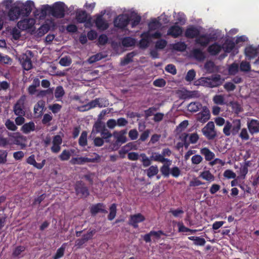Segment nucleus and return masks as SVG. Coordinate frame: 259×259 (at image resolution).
I'll list each match as a JSON object with an SVG mask.
<instances>
[{
	"instance_id": "obj_1",
	"label": "nucleus",
	"mask_w": 259,
	"mask_h": 259,
	"mask_svg": "<svg viewBox=\"0 0 259 259\" xmlns=\"http://www.w3.org/2000/svg\"><path fill=\"white\" fill-rule=\"evenodd\" d=\"M241 126V120L235 119L230 122L227 120L223 128V133L226 136H236L239 133Z\"/></svg>"
},
{
	"instance_id": "obj_2",
	"label": "nucleus",
	"mask_w": 259,
	"mask_h": 259,
	"mask_svg": "<svg viewBox=\"0 0 259 259\" xmlns=\"http://www.w3.org/2000/svg\"><path fill=\"white\" fill-rule=\"evenodd\" d=\"M66 6L62 2H57L51 6V15L57 18H62L65 16Z\"/></svg>"
},
{
	"instance_id": "obj_3",
	"label": "nucleus",
	"mask_w": 259,
	"mask_h": 259,
	"mask_svg": "<svg viewBox=\"0 0 259 259\" xmlns=\"http://www.w3.org/2000/svg\"><path fill=\"white\" fill-rule=\"evenodd\" d=\"M76 194L81 197H87L90 195L88 187L82 181H78L74 186Z\"/></svg>"
},
{
	"instance_id": "obj_4",
	"label": "nucleus",
	"mask_w": 259,
	"mask_h": 259,
	"mask_svg": "<svg viewBox=\"0 0 259 259\" xmlns=\"http://www.w3.org/2000/svg\"><path fill=\"white\" fill-rule=\"evenodd\" d=\"M26 99V96L22 95L14 105L13 111L16 115H25V103Z\"/></svg>"
},
{
	"instance_id": "obj_5",
	"label": "nucleus",
	"mask_w": 259,
	"mask_h": 259,
	"mask_svg": "<svg viewBox=\"0 0 259 259\" xmlns=\"http://www.w3.org/2000/svg\"><path fill=\"white\" fill-rule=\"evenodd\" d=\"M33 57V53L29 50L26 51L20 59V62L24 69L28 70L32 68L31 59Z\"/></svg>"
},
{
	"instance_id": "obj_6",
	"label": "nucleus",
	"mask_w": 259,
	"mask_h": 259,
	"mask_svg": "<svg viewBox=\"0 0 259 259\" xmlns=\"http://www.w3.org/2000/svg\"><path fill=\"white\" fill-rule=\"evenodd\" d=\"M125 131H121L119 132H114L113 134V137L116 139V141L112 144V148L114 150H117L121 144L125 143L127 139L125 136Z\"/></svg>"
},
{
	"instance_id": "obj_7",
	"label": "nucleus",
	"mask_w": 259,
	"mask_h": 259,
	"mask_svg": "<svg viewBox=\"0 0 259 259\" xmlns=\"http://www.w3.org/2000/svg\"><path fill=\"white\" fill-rule=\"evenodd\" d=\"M203 134L208 140H213L217 136L214 130V124L212 121H209L202 129Z\"/></svg>"
},
{
	"instance_id": "obj_8",
	"label": "nucleus",
	"mask_w": 259,
	"mask_h": 259,
	"mask_svg": "<svg viewBox=\"0 0 259 259\" xmlns=\"http://www.w3.org/2000/svg\"><path fill=\"white\" fill-rule=\"evenodd\" d=\"M17 3L21 10V14H22V17L28 16L30 14L34 7L33 2L31 1H27L25 3L20 2H17Z\"/></svg>"
},
{
	"instance_id": "obj_9",
	"label": "nucleus",
	"mask_w": 259,
	"mask_h": 259,
	"mask_svg": "<svg viewBox=\"0 0 259 259\" xmlns=\"http://www.w3.org/2000/svg\"><path fill=\"white\" fill-rule=\"evenodd\" d=\"M100 159V157L99 155H97V157L90 158L88 157H73L70 161V163L71 164L75 165L79 164L82 165L84 164L87 162H97Z\"/></svg>"
},
{
	"instance_id": "obj_10",
	"label": "nucleus",
	"mask_w": 259,
	"mask_h": 259,
	"mask_svg": "<svg viewBox=\"0 0 259 259\" xmlns=\"http://www.w3.org/2000/svg\"><path fill=\"white\" fill-rule=\"evenodd\" d=\"M8 16L10 20L12 21L17 20L21 16H22L21 10L17 2L15 3L9 10Z\"/></svg>"
},
{
	"instance_id": "obj_11",
	"label": "nucleus",
	"mask_w": 259,
	"mask_h": 259,
	"mask_svg": "<svg viewBox=\"0 0 259 259\" xmlns=\"http://www.w3.org/2000/svg\"><path fill=\"white\" fill-rule=\"evenodd\" d=\"M201 109V111L197 114L196 118L197 121L202 123H205L210 118V111L206 106H203Z\"/></svg>"
},
{
	"instance_id": "obj_12",
	"label": "nucleus",
	"mask_w": 259,
	"mask_h": 259,
	"mask_svg": "<svg viewBox=\"0 0 259 259\" xmlns=\"http://www.w3.org/2000/svg\"><path fill=\"white\" fill-rule=\"evenodd\" d=\"M130 19L127 15H119L114 21V26L120 28H123L128 24Z\"/></svg>"
},
{
	"instance_id": "obj_13",
	"label": "nucleus",
	"mask_w": 259,
	"mask_h": 259,
	"mask_svg": "<svg viewBox=\"0 0 259 259\" xmlns=\"http://www.w3.org/2000/svg\"><path fill=\"white\" fill-rule=\"evenodd\" d=\"M145 220V217L141 213H138L130 216L128 224L134 228H137L138 223L144 222Z\"/></svg>"
},
{
	"instance_id": "obj_14",
	"label": "nucleus",
	"mask_w": 259,
	"mask_h": 259,
	"mask_svg": "<svg viewBox=\"0 0 259 259\" xmlns=\"http://www.w3.org/2000/svg\"><path fill=\"white\" fill-rule=\"evenodd\" d=\"M90 212L93 215H95L99 212L103 213H107L108 212L106 209L105 205L100 202L92 205L90 207Z\"/></svg>"
},
{
	"instance_id": "obj_15",
	"label": "nucleus",
	"mask_w": 259,
	"mask_h": 259,
	"mask_svg": "<svg viewBox=\"0 0 259 259\" xmlns=\"http://www.w3.org/2000/svg\"><path fill=\"white\" fill-rule=\"evenodd\" d=\"M177 94L181 99H188L196 97L198 92L196 91H190L188 90H178Z\"/></svg>"
},
{
	"instance_id": "obj_16",
	"label": "nucleus",
	"mask_w": 259,
	"mask_h": 259,
	"mask_svg": "<svg viewBox=\"0 0 259 259\" xmlns=\"http://www.w3.org/2000/svg\"><path fill=\"white\" fill-rule=\"evenodd\" d=\"M34 24V20L33 19H24L19 21L17 26L19 29L27 30L32 28Z\"/></svg>"
},
{
	"instance_id": "obj_17",
	"label": "nucleus",
	"mask_w": 259,
	"mask_h": 259,
	"mask_svg": "<svg viewBox=\"0 0 259 259\" xmlns=\"http://www.w3.org/2000/svg\"><path fill=\"white\" fill-rule=\"evenodd\" d=\"M142 39L140 40L139 46L142 49L147 48L150 42V33L149 31L145 32L141 34Z\"/></svg>"
},
{
	"instance_id": "obj_18",
	"label": "nucleus",
	"mask_w": 259,
	"mask_h": 259,
	"mask_svg": "<svg viewBox=\"0 0 259 259\" xmlns=\"http://www.w3.org/2000/svg\"><path fill=\"white\" fill-rule=\"evenodd\" d=\"M46 160L44 159L42 160L41 163H37L35 159V156L33 154L31 155L26 159V162L28 164L33 165L38 169H41L46 164Z\"/></svg>"
},
{
	"instance_id": "obj_19",
	"label": "nucleus",
	"mask_w": 259,
	"mask_h": 259,
	"mask_svg": "<svg viewBox=\"0 0 259 259\" xmlns=\"http://www.w3.org/2000/svg\"><path fill=\"white\" fill-rule=\"evenodd\" d=\"M200 29L199 28L191 26L187 28L185 32V36L187 38H193L198 37L200 34Z\"/></svg>"
},
{
	"instance_id": "obj_20",
	"label": "nucleus",
	"mask_w": 259,
	"mask_h": 259,
	"mask_svg": "<svg viewBox=\"0 0 259 259\" xmlns=\"http://www.w3.org/2000/svg\"><path fill=\"white\" fill-rule=\"evenodd\" d=\"M182 33V28L178 25H173L169 27L167 31V35H170L174 38H177Z\"/></svg>"
},
{
	"instance_id": "obj_21",
	"label": "nucleus",
	"mask_w": 259,
	"mask_h": 259,
	"mask_svg": "<svg viewBox=\"0 0 259 259\" xmlns=\"http://www.w3.org/2000/svg\"><path fill=\"white\" fill-rule=\"evenodd\" d=\"M247 127L250 133L252 135L259 133V121L251 119L249 122H248Z\"/></svg>"
},
{
	"instance_id": "obj_22",
	"label": "nucleus",
	"mask_w": 259,
	"mask_h": 259,
	"mask_svg": "<svg viewBox=\"0 0 259 259\" xmlns=\"http://www.w3.org/2000/svg\"><path fill=\"white\" fill-rule=\"evenodd\" d=\"M209 35L207 34L199 35L196 38L195 41L196 44H199L201 46L206 47L210 41Z\"/></svg>"
},
{
	"instance_id": "obj_23",
	"label": "nucleus",
	"mask_w": 259,
	"mask_h": 259,
	"mask_svg": "<svg viewBox=\"0 0 259 259\" xmlns=\"http://www.w3.org/2000/svg\"><path fill=\"white\" fill-rule=\"evenodd\" d=\"M200 152L204 156L205 160L208 161L210 162L215 157L214 153L206 147L201 148Z\"/></svg>"
},
{
	"instance_id": "obj_24",
	"label": "nucleus",
	"mask_w": 259,
	"mask_h": 259,
	"mask_svg": "<svg viewBox=\"0 0 259 259\" xmlns=\"http://www.w3.org/2000/svg\"><path fill=\"white\" fill-rule=\"evenodd\" d=\"M35 124L33 121L24 123L21 128V131L25 134H28L35 130Z\"/></svg>"
},
{
	"instance_id": "obj_25",
	"label": "nucleus",
	"mask_w": 259,
	"mask_h": 259,
	"mask_svg": "<svg viewBox=\"0 0 259 259\" xmlns=\"http://www.w3.org/2000/svg\"><path fill=\"white\" fill-rule=\"evenodd\" d=\"M245 54L249 59H251L257 55L258 50L252 46H249L245 49Z\"/></svg>"
},
{
	"instance_id": "obj_26",
	"label": "nucleus",
	"mask_w": 259,
	"mask_h": 259,
	"mask_svg": "<svg viewBox=\"0 0 259 259\" xmlns=\"http://www.w3.org/2000/svg\"><path fill=\"white\" fill-rule=\"evenodd\" d=\"M97 27L101 30H104L108 28V24L107 23L102 16H98L95 21Z\"/></svg>"
},
{
	"instance_id": "obj_27",
	"label": "nucleus",
	"mask_w": 259,
	"mask_h": 259,
	"mask_svg": "<svg viewBox=\"0 0 259 259\" xmlns=\"http://www.w3.org/2000/svg\"><path fill=\"white\" fill-rule=\"evenodd\" d=\"M150 159L152 160L155 161H158L160 162H171L170 160H169L167 158H165L164 157H163V155L160 154H159L158 153L154 152L152 153V155L150 156Z\"/></svg>"
},
{
	"instance_id": "obj_28",
	"label": "nucleus",
	"mask_w": 259,
	"mask_h": 259,
	"mask_svg": "<svg viewBox=\"0 0 259 259\" xmlns=\"http://www.w3.org/2000/svg\"><path fill=\"white\" fill-rule=\"evenodd\" d=\"M105 128V124L100 120H98L93 125L92 133H101Z\"/></svg>"
},
{
	"instance_id": "obj_29",
	"label": "nucleus",
	"mask_w": 259,
	"mask_h": 259,
	"mask_svg": "<svg viewBox=\"0 0 259 259\" xmlns=\"http://www.w3.org/2000/svg\"><path fill=\"white\" fill-rule=\"evenodd\" d=\"M192 54L195 59L199 61H203L205 58L204 53L199 49H193Z\"/></svg>"
},
{
	"instance_id": "obj_30",
	"label": "nucleus",
	"mask_w": 259,
	"mask_h": 259,
	"mask_svg": "<svg viewBox=\"0 0 259 259\" xmlns=\"http://www.w3.org/2000/svg\"><path fill=\"white\" fill-rule=\"evenodd\" d=\"M202 104L198 102L190 103L187 107L188 110L191 112H196L202 107Z\"/></svg>"
},
{
	"instance_id": "obj_31",
	"label": "nucleus",
	"mask_w": 259,
	"mask_h": 259,
	"mask_svg": "<svg viewBox=\"0 0 259 259\" xmlns=\"http://www.w3.org/2000/svg\"><path fill=\"white\" fill-rule=\"evenodd\" d=\"M222 49V47L220 45L215 43L210 46L208 48L207 51L210 55H216L220 52Z\"/></svg>"
},
{
	"instance_id": "obj_32",
	"label": "nucleus",
	"mask_w": 259,
	"mask_h": 259,
	"mask_svg": "<svg viewBox=\"0 0 259 259\" xmlns=\"http://www.w3.org/2000/svg\"><path fill=\"white\" fill-rule=\"evenodd\" d=\"M100 98H96L95 100L90 101L87 104L84 105V107L85 108L84 110H90V109L95 108L97 106H98L100 108L102 107L103 105L100 104Z\"/></svg>"
},
{
	"instance_id": "obj_33",
	"label": "nucleus",
	"mask_w": 259,
	"mask_h": 259,
	"mask_svg": "<svg viewBox=\"0 0 259 259\" xmlns=\"http://www.w3.org/2000/svg\"><path fill=\"white\" fill-rule=\"evenodd\" d=\"M45 107V102L41 100L39 101L34 107V112L38 116L41 115Z\"/></svg>"
},
{
	"instance_id": "obj_34",
	"label": "nucleus",
	"mask_w": 259,
	"mask_h": 259,
	"mask_svg": "<svg viewBox=\"0 0 259 259\" xmlns=\"http://www.w3.org/2000/svg\"><path fill=\"white\" fill-rule=\"evenodd\" d=\"M76 19L79 23H84L87 19V14L85 11H78L76 13Z\"/></svg>"
},
{
	"instance_id": "obj_35",
	"label": "nucleus",
	"mask_w": 259,
	"mask_h": 259,
	"mask_svg": "<svg viewBox=\"0 0 259 259\" xmlns=\"http://www.w3.org/2000/svg\"><path fill=\"white\" fill-rule=\"evenodd\" d=\"M194 85H202L210 88L217 87L222 84L223 82H194Z\"/></svg>"
},
{
	"instance_id": "obj_36",
	"label": "nucleus",
	"mask_w": 259,
	"mask_h": 259,
	"mask_svg": "<svg viewBox=\"0 0 259 259\" xmlns=\"http://www.w3.org/2000/svg\"><path fill=\"white\" fill-rule=\"evenodd\" d=\"M188 239L194 241V244L195 245L203 246L205 245L206 241L203 238L197 236H190Z\"/></svg>"
},
{
	"instance_id": "obj_37",
	"label": "nucleus",
	"mask_w": 259,
	"mask_h": 259,
	"mask_svg": "<svg viewBox=\"0 0 259 259\" xmlns=\"http://www.w3.org/2000/svg\"><path fill=\"white\" fill-rule=\"evenodd\" d=\"M200 176L204 180L208 182H212L214 180V176L209 171V170H205L202 171Z\"/></svg>"
},
{
	"instance_id": "obj_38",
	"label": "nucleus",
	"mask_w": 259,
	"mask_h": 259,
	"mask_svg": "<svg viewBox=\"0 0 259 259\" xmlns=\"http://www.w3.org/2000/svg\"><path fill=\"white\" fill-rule=\"evenodd\" d=\"M161 26V24L156 19H153L148 24L149 31L156 30Z\"/></svg>"
},
{
	"instance_id": "obj_39",
	"label": "nucleus",
	"mask_w": 259,
	"mask_h": 259,
	"mask_svg": "<svg viewBox=\"0 0 259 259\" xmlns=\"http://www.w3.org/2000/svg\"><path fill=\"white\" fill-rule=\"evenodd\" d=\"M110 212L108 215V219L109 221L113 220L116 217L117 212V205L115 203H113L109 207Z\"/></svg>"
},
{
	"instance_id": "obj_40",
	"label": "nucleus",
	"mask_w": 259,
	"mask_h": 259,
	"mask_svg": "<svg viewBox=\"0 0 259 259\" xmlns=\"http://www.w3.org/2000/svg\"><path fill=\"white\" fill-rule=\"evenodd\" d=\"M158 172V168L157 165H152L147 169V175L151 178L156 175Z\"/></svg>"
},
{
	"instance_id": "obj_41",
	"label": "nucleus",
	"mask_w": 259,
	"mask_h": 259,
	"mask_svg": "<svg viewBox=\"0 0 259 259\" xmlns=\"http://www.w3.org/2000/svg\"><path fill=\"white\" fill-rule=\"evenodd\" d=\"M135 55L136 54L134 52L128 53L124 57V59L121 62V65L124 66L132 62V59Z\"/></svg>"
},
{
	"instance_id": "obj_42",
	"label": "nucleus",
	"mask_w": 259,
	"mask_h": 259,
	"mask_svg": "<svg viewBox=\"0 0 259 259\" xmlns=\"http://www.w3.org/2000/svg\"><path fill=\"white\" fill-rule=\"evenodd\" d=\"M79 145L82 147H84L87 145V133L85 131H83L79 137L78 140Z\"/></svg>"
},
{
	"instance_id": "obj_43",
	"label": "nucleus",
	"mask_w": 259,
	"mask_h": 259,
	"mask_svg": "<svg viewBox=\"0 0 259 259\" xmlns=\"http://www.w3.org/2000/svg\"><path fill=\"white\" fill-rule=\"evenodd\" d=\"M170 162H168V163H165L161 167H160V171L162 174V175L164 177H168L169 175V165L170 164Z\"/></svg>"
},
{
	"instance_id": "obj_44",
	"label": "nucleus",
	"mask_w": 259,
	"mask_h": 259,
	"mask_svg": "<svg viewBox=\"0 0 259 259\" xmlns=\"http://www.w3.org/2000/svg\"><path fill=\"white\" fill-rule=\"evenodd\" d=\"M135 44V40L130 37H126L123 39L122 44L126 47H132Z\"/></svg>"
},
{
	"instance_id": "obj_45",
	"label": "nucleus",
	"mask_w": 259,
	"mask_h": 259,
	"mask_svg": "<svg viewBox=\"0 0 259 259\" xmlns=\"http://www.w3.org/2000/svg\"><path fill=\"white\" fill-rule=\"evenodd\" d=\"M234 47L235 45L233 42L227 41L223 44L222 48L226 52L229 53L234 49Z\"/></svg>"
},
{
	"instance_id": "obj_46",
	"label": "nucleus",
	"mask_w": 259,
	"mask_h": 259,
	"mask_svg": "<svg viewBox=\"0 0 259 259\" xmlns=\"http://www.w3.org/2000/svg\"><path fill=\"white\" fill-rule=\"evenodd\" d=\"M65 244H63L61 247L58 248L55 255L53 257V259H59L62 257L64 254L65 249Z\"/></svg>"
},
{
	"instance_id": "obj_47",
	"label": "nucleus",
	"mask_w": 259,
	"mask_h": 259,
	"mask_svg": "<svg viewBox=\"0 0 259 259\" xmlns=\"http://www.w3.org/2000/svg\"><path fill=\"white\" fill-rule=\"evenodd\" d=\"M71 155V154L70 151L65 149L62 151L59 157L61 161H66L69 159Z\"/></svg>"
},
{
	"instance_id": "obj_48",
	"label": "nucleus",
	"mask_w": 259,
	"mask_h": 259,
	"mask_svg": "<svg viewBox=\"0 0 259 259\" xmlns=\"http://www.w3.org/2000/svg\"><path fill=\"white\" fill-rule=\"evenodd\" d=\"M140 156L142 158L141 161L144 167H147L151 165V159L149 158L145 153L141 154Z\"/></svg>"
},
{
	"instance_id": "obj_49",
	"label": "nucleus",
	"mask_w": 259,
	"mask_h": 259,
	"mask_svg": "<svg viewBox=\"0 0 259 259\" xmlns=\"http://www.w3.org/2000/svg\"><path fill=\"white\" fill-rule=\"evenodd\" d=\"M96 231L95 229L92 230L91 231H89L87 232V233L84 234L82 235V238L83 239V240L87 242L89 240L92 239L93 236L96 233Z\"/></svg>"
},
{
	"instance_id": "obj_50",
	"label": "nucleus",
	"mask_w": 259,
	"mask_h": 259,
	"mask_svg": "<svg viewBox=\"0 0 259 259\" xmlns=\"http://www.w3.org/2000/svg\"><path fill=\"white\" fill-rule=\"evenodd\" d=\"M25 249H26V248L24 246L19 245V246H17L13 250V252L12 253L13 256L14 257L18 256L20 254H21V253L22 252L25 251Z\"/></svg>"
},
{
	"instance_id": "obj_51",
	"label": "nucleus",
	"mask_w": 259,
	"mask_h": 259,
	"mask_svg": "<svg viewBox=\"0 0 259 259\" xmlns=\"http://www.w3.org/2000/svg\"><path fill=\"white\" fill-rule=\"evenodd\" d=\"M186 48L187 46L184 42H178L174 45V49L179 51H184Z\"/></svg>"
},
{
	"instance_id": "obj_52",
	"label": "nucleus",
	"mask_w": 259,
	"mask_h": 259,
	"mask_svg": "<svg viewBox=\"0 0 259 259\" xmlns=\"http://www.w3.org/2000/svg\"><path fill=\"white\" fill-rule=\"evenodd\" d=\"M167 45V41L163 39H160L155 42V48L158 50L163 49Z\"/></svg>"
},
{
	"instance_id": "obj_53",
	"label": "nucleus",
	"mask_w": 259,
	"mask_h": 259,
	"mask_svg": "<svg viewBox=\"0 0 259 259\" xmlns=\"http://www.w3.org/2000/svg\"><path fill=\"white\" fill-rule=\"evenodd\" d=\"M239 70V66L238 64L234 63L229 67V72L230 74L235 75Z\"/></svg>"
},
{
	"instance_id": "obj_54",
	"label": "nucleus",
	"mask_w": 259,
	"mask_h": 259,
	"mask_svg": "<svg viewBox=\"0 0 259 259\" xmlns=\"http://www.w3.org/2000/svg\"><path fill=\"white\" fill-rule=\"evenodd\" d=\"M59 63L63 66H68L71 63V59L69 57L65 56L60 60Z\"/></svg>"
},
{
	"instance_id": "obj_55",
	"label": "nucleus",
	"mask_w": 259,
	"mask_h": 259,
	"mask_svg": "<svg viewBox=\"0 0 259 259\" xmlns=\"http://www.w3.org/2000/svg\"><path fill=\"white\" fill-rule=\"evenodd\" d=\"M213 101L214 103L218 105H224L225 104L224 102V98L222 95H215L213 98Z\"/></svg>"
},
{
	"instance_id": "obj_56",
	"label": "nucleus",
	"mask_w": 259,
	"mask_h": 259,
	"mask_svg": "<svg viewBox=\"0 0 259 259\" xmlns=\"http://www.w3.org/2000/svg\"><path fill=\"white\" fill-rule=\"evenodd\" d=\"M6 127L11 131H15L17 129V126L14 124L13 121L10 119H7L5 123Z\"/></svg>"
},
{
	"instance_id": "obj_57",
	"label": "nucleus",
	"mask_w": 259,
	"mask_h": 259,
	"mask_svg": "<svg viewBox=\"0 0 259 259\" xmlns=\"http://www.w3.org/2000/svg\"><path fill=\"white\" fill-rule=\"evenodd\" d=\"M8 152L7 150H0V164H5L7 161Z\"/></svg>"
},
{
	"instance_id": "obj_58",
	"label": "nucleus",
	"mask_w": 259,
	"mask_h": 259,
	"mask_svg": "<svg viewBox=\"0 0 259 259\" xmlns=\"http://www.w3.org/2000/svg\"><path fill=\"white\" fill-rule=\"evenodd\" d=\"M189 141L191 144H196L199 140V136L196 133L189 134Z\"/></svg>"
},
{
	"instance_id": "obj_59",
	"label": "nucleus",
	"mask_w": 259,
	"mask_h": 259,
	"mask_svg": "<svg viewBox=\"0 0 259 259\" xmlns=\"http://www.w3.org/2000/svg\"><path fill=\"white\" fill-rule=\"evenodd\" d=\"M240 69L241 71L247 72L250 70V65L249 62L242 61L240 63Z\"/></svg>"
},
{
	"instance_id": "obj_60",
	"label": "nucleus",
	"mask_w": 259,
	"mask_h": 259,
	"mask_svg": "<svg viewBox=\"0 0 259 259\" xmlns=\"http://www.w3.org/2000/svg\"><path fill=\"white\" fill-rule=\"evenodd\" d=\"M202 160V157L198 154H196L193 156L191 158L192 163L195 165L200 163Z\"/></svg>"
},
{
	"instance_id": "obj_61",
	"label": "nucleus",
	"mask_w": 259,
	"mask_h": 259,
	"mask_svg": "<svg viewBox=\"0 0 259 259\" xmlns=\"http://www.w3.org/2000/svg\"><path fill=\"white\" fill-rule=\"evenodd\" d=\"M215 67V65L213 62L211 61H207L205 65H204V68L205 69L209 72H212Z\"/></svg>"
},
{
	"instance_id": "obj_62",
	"label": "nucleus",
	"mask_w": 259,
	"mask_h": 259,
	"mask_svg": "<svg viewBox=\"0 0 259 259\" xmlns=\"http://www.w3.org/2000/svg\"><path fill=\"white\" fill-rule=\"evenodd\" d=\"M65 94L64 91L61 86L58 87L55 92V96L56 98H59L64 96Z\"/></svg>"
},
{
	"instance_id": "obj_63",
	"label": "nucleus",
	"mask_w": 259,
	"mask_h": 259,
	"mask_svg": "<svg viewBox=\"0 0 259 259\" xmlns=\"http://www.w3.org/2000/svg\"><path fill=\"white\" fill-rule=\"evenodd\" d=\"M239 137L242 140L245 141L248 140L249 139V136L246 128H243L241 130V132L239 134Z\"/></svg>"
},
{
	"instance_id": "obj_64",
	"label": "nucleus",
	"mask_w": 259,
	"mask_h": 259,
	"mask_svg": "<svg viewBox=\"0 0 259 259\" xmlns=\"http://www.w3.org/2000/svg\"><path fill=\"white\" fill-rule=\"evenodd\" d=\"M232 107L235 113L238 114L242 111L241 105L238 102L232 103Z\"/></svg>"
}]
</instances>
